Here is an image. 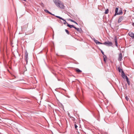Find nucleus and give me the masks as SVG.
<instances>
[{"instance_id": "nucleus-12", "label": "nucleus", "mask_w": 134, "mask_h": 134, "mask_svg": "<svg viewBox=\"0 0 134 134\" xmlns=\"http://www.w3.org/2000/svg\"><path fill=\"white\" fill-rule=\"evenodd\" d=\"M119 8H116L115 10V14L114 15V16H115L116 15H118V10Z\"/></svg>"}, {"instance_id": "nucleus-20", "label": "nucleus", "mask_w": 134, "mask_h": 134, "mask_svg": "<svg viewBox=\"0 0 134 134\" xmlns=\"http://www.w3.org/2000/svg\"><path fill=\"white\" fill-rule=\"evenodd\" d=\"M75 29L77 31L80 32V29L79 28H76L75 27Z\"/></svg>"}, {"instance_id": "nucleus-28", "label": "nucleus", "mask_w": 134, "mask_h": 134, "mask_svg": "<svg viewBox=\"0 0 134 134\" xmlns=\"http://www.w3.org/2000/svg\"><path fill=\"white\" fill-rule=\"evenodd\" d=\"M41 5L43 7L44 6V4L43 3H41Z\"/></svg>"}, {"instance_id": "nucleus-14", "label": "nucleus", "mask_w": 134, "mask_h": 134, "mask_svg": "<svg viewBox=\"0 0 134 134\" xmlns=\"http://www.w3.org/2000/svg\"><path fill=\"white\" fill-rule=\"evenodd\" d=\"M94 42H95V43L97 44H102V43H101V42H99V41H98V40H94Z\"/></svg>"}, {"instance_id": "nucleus-25", "label": "nucleus", "mask_w": 134, "mask_h": 134, "mask_svg": "<svg viewBox=\"0 0 134 134\" xmlns=\"http://www.w3.org/2000/svg\"><path fill=\"white\" fill-rule=\"evenodd\" d=\"M125 99L127 100V101H128V99H129V98L127 97V96H126L125 97Z\"/></svg>"}, {"instance_id": "nucleus-18", "label": "nucleus", "mask_w": 134, "mask_h": 134, "mask_svg": "<svg viewBox=\"0 0 134 134\" xmlns=\"http://www.w3.org/2000/svg\"><path fill=\"white\" fill-rule=\"evenodd\" d=\"M70 20L72 22H73V23H75L77 25H78V23L76 22H75V21H74V20H72V19H70Z\"/></svg>"}, {"instance_id": "nucleus-2", "label": "nucleus", "mask_w": 134, "mask_h": 134, "mask_svg": "<svg viewBox=\"0 0 134 134\" xmlns=\"http://www.w3.org/2000/svg\"><path fill=\"white\" fill-rule=\"evenodd\" d=\"M102 44L108 46H112L113 45L112 43L111 42L109 41L105 42L103 43H102Z\"/></svg>"}, {"instance_id": "nucleus-31", "label": "nucleus", "mask_w": 134, "mask_h": 134, "mask_svg": "<svg viewBox=\"0 0 134 134\" xmlns=\"http://www.w3.org/2000/svg\"><path fill=\"white\" fill-rule=\"evenodd\" d=\"M96 40V39H95V38H94L93 39V40L94 41V40Z\"/></svg>"}, {"instance_id": "nucleus-24", "label": "nucleus", "mask_w": 134, "mask_h": 134, "mask_svg": "<svg viewBox=\"0 0 134 134\" xmlns=\"http://www.w3.org/2000/svg\"><path fill=\"white\" fill-rule=\"evenodd\" d=\"M44 11L46 13H48L49 12V11L45 9L44 10Z\"/></svg>"}, {"instance_id": "nucleus-8", "label": "nucleus", "mask_w": 134, "mask_h": 134, "mask_svg": "<svg viewBox=\"0 0 134 134\" xmlns=\"http://www.w3.org/2000/svg\"><path fill=\"white\" fill-rule=\"evenodd\" d=\"M124 17L122 16H121L119 19L118 20V22L119 23H120L123 20Z\"/></svg>"}, {"instance_id": "nucleus-33", "label": "nucleus", "mask_w": 134, "mask_h": 134, "mask_svg": "<svg viewBox=\"0 0 134 134\" xmlns=\"http://www.w3.org/2000/svg\"><path fill=\"white\" fill-rule=\"evenodd\" d=\"M51 15H53L55 16V15H54V14H51Z\"/></svg>"}, {"instance_id": "nucleus-11", "label": "nucleus", "mask_w": 134, "mask_h": 134, "mask_svg": "<svg viewBox=\"0 0 134 134\" xmlns=\"http://www.w3.org/2000/svg\"><path fill=\"white\" fill-rule=\"evenodd\" d=\"M114 41L116 46H117V39L116 37H115L114 38Z\"/></svg>"}, {"instance_id": "nucleus-17", "label": "nucleus", "mask_w": 134, "mask_h": 134, "mask_svg": "<svg viewBox=\"0 0 134 134\" xmlns=\"http://www.w3.org/2000/svg\"><path fill=\"white\" fill-rule=\"evenodd\" d=\"M107 59V56L105 55H103V59L105 62H106V59Z\"/></svg>"}, {"instance_id": "nucleus-19", "label": "nucleus", "mask_w": 134, "mask_h": 134, "mask_svg": "<svg viewBox=\"0 0 134 134\" xmlns=\"http://www.w3.org/2000/svg\"><path fill=\"white\" fill-rule=\"evenodd\" d=\"M56 17L60 19H61L62 20H63V18H62L60 17V16H55Z\"/></svg>"}, {"instance_id": "nucleus-26", "label": "nucleus", "mask_w": 134, "mask_h": 134, "mask_svg": "<svg viewBox=\"0 0 134 134\" xmlns=\"http://www.w3.org/2000/svg\"><path fill=\"white\" fill-rule=\"evenodd\" d=\"M100 50H101V53H102V54H103V55H105L104 54V52L103 51H102L101 49Z\"/></svg>"}, {"instance_id": "nucleus-9", "label": "nucleus", "mask_w": 134, "mask_h": 134, "mask_svg": "<svg viewBox=\"0 0 134 134\" xmlns=\"http://www.w3.org/2000/svg\"><path fill=\"white\" fill-rule=\"evenodd\" d=\"M128 35L131 37L132 38L134 37V34L133 32H129L128 34Z\"/></svg>"}, {"instance_id": "nucleus-23", "label": "nucleus", "mask_w": 134, "mask_h": 134, "mask_svg": "<svg viewBox=\"0 0 134 134\" xmlns=\"http://www.w3.org/2000/svg\"><path fill=\"white\" fill-rule=\"evenodd\" d=\"M109 12V10L108 9H107L105 10V14H107Z\"/></svg>"}, {"instance_id": "nucleus-27", "label": "nucleus", "mask_w": 134, "mask_h": 134, "mask_svg": "<svg viewBox=\"0 0 134 134\" xmlns=\"http://www.w3.org/2000/svg\"><path fill=\"white\" fill-rule=\"evenodd\" d=\"M77 127V126L76 124H75V127L76 129Z\"/></svg>"}, {"instance_id": "nucleus-10", "label": "nucleus", "mask_w": 134, "mask_h": 134, "mask_svg": "<svg viewBox=\"0 0 134 134\" xmlns=\"http://www.w3.org/2000/svg\"><path fill=\"white\" fill-rule=\"evenodd\" d=\"M125 77H126V81L127 83L128 84V85H130V81L129 80L128 78L126 76H125Z\"/></svg>"}, {"instance_id": "nucleus-13", "label": "nucleus", "mask_w": 134, "mask_h": 134, "mask_svg": "<svg viewBox=\"0 0 134 134\" xmlns=\"http://www.w3.org/2000/svg\"><path fill=\"white\" fill-rule=\"evenodd\" d=\"M67 26L69 27L70 28H72V27H73L75 29V27L73 25H70L69 24H68L67 25Z\"/></svg>"}, {"instance_id": "nucleus-5", "label": "nucleus", "mask_w": 134, "mask_h": 134, "mask_svg": "<svg viewBox=\"0 0 134 134\" xmlns=\"http://www.w3.org/2000/svg\"><path fill=\"white\" fill-rule=\"evenodd\" d=\"M54 2L55 4L57 6H58V5L59 4V3H60V1H59V0H54Z\"/></svg>"}, {"instance_id": "nucleus-29", "label": "nucleus", "mask_w": 134, "mask_h": 134, "mask_svg": "<svg viewBox=\"0 0 134 134\" xmlns=\"http://www.w3.org/2000/svg\"><path fill=\"white\" fill-rule=\"evenodd\" d=\"M48 13L50 14H52V13L49 12Z\"/></svg>"}, {"instance_id": "nucleus-4", "label": "nucleus", "mask_w": 134, "mask_h": 134, "mask_svg": "<svg viewBox=\"0 0 134 134\" xmlns=\"http://www.w3.org/2000/svg\"><path fill=\"white\" fill-rule=\"evenodd\" d=\"M59 4L58 5V7H59L60 8L62 9H64V7L63 3L60 1V3H59Z\"/></svg>"}, {"instance_id": "nucleus-6", "label": "nucleus", "mask_w": 134, "mask_h": 134, "mask_svg": "<svg viewBox=\"0 0 134 134\" xmlns=\"http://www.w3.org/2000/svg\"><path fill=\"white\" fill-rule=\"evenodd\" d=\"M54 2L55 4L57 6H58V5L59 4V3H60V1H59V0H54Z\"/></svg>"}, {"instance_id": "nucleus-16", "label": "nucleus", "mask_w": 134, "mask_h": 134, "mask_svg": "<svg viewBox=\"0 0 134 134\" xmlns=\"http://www.w3.org/2000/svg\"><path fill=\"white\" fill-rule=\"evenodd\" d=\"M118 15L121 14H122V12L121 9L119 10V12L118 13Z\"/></svg>"}, {"instance_id": "nucleus-3", "label": "nucleus", "mask_w": 134, "mask_h": 134, "mask_svg": "<svg viewBox=\"0 0 134 134\" xmlns=\"http://www.w3.org/2000/svg\"><path fill=\"white\" fill-rule=\"evenodd\" d=\"M118 70L119 72H121V76L123 78H124V76H125V73L122 70V69H121L120 67H119L118 68Z\"/></svg>"}, {"instance_id": "nucleus-1", "label": "nucleus", "mask_w": 134, "mask_h": 134, "mask_svg": "<svg viewBox=\"0 0 134 134\" xmlns=\"http://www.w3.org/2000/svg\"><path fill=\"white\" fill-rule=\"evenodd\" d=\"M28 55V53H27V51L26 50L25 51V60L26 62V64H27V63L28 60L29 59Z\"/></svg>"}, {"instance_id": "nucleus-30", "label": "nucleus", "mask_w": 134, "mask_h": 134, "mask_svg": "<svg viewBox=\"0 0 134 134\" xmlns=\"http://www.w3.org/2000/svg\"><path fill=\"white\" fill-rule=\"evenodd\" d=\"M132 25L133 26H134V23H133L132 24Z\"/></svg>"}, {"instance_id": "nucleus-15", "label": "nucleus", "mask_w": 134, "mask_h": 134, "mask_svg": "<svg viewBox=\"0 0 134 134\" xmlns=\"http://www.w3.org/2000/svg\"><path fill=\"white\" fill-rule=\"evenodd\" d=\"M75 70L76 72L78 73L81 72H82V71L78 68L76 69H75Z\"/></svg>"}, {"instance_id": "nucleus-22", "label": "nucleus", "mask_w": 134, "mask_h": 134, "mask_svg": "<svg viewBox=\"0 0 134 134\" xmlns=\"http://www.w3.org/2000/svg\"><path fill=\"white\" fill-rule=\"evenodd\" d=\"M65 32H66L67 33V34H68V35H69V31H68V30L67 29H65Z\"/></svg>"}, {"instance_id": "nucleus-7", "label": "nucleus", "mask_w": 134, "mask_h": 134, "mask_svg": "<svg viewBox=\"0 0 134 134\" xmlns=\"http://www.w3.org/2000/svg\"><path fill=\"white\" fill-rule=\"evenodd\" d=\"M122 58V56L121 53H120L119 54V57L118 58V60L120 61L121 60V59Z\"/></svg>"}, {"instance_id": "nucleus-21", "label": "nucleus", "mask_w": 134, "mask_h": 134, "mask_svg": "<svg viewBox=\"0 0 134 134\" xmlns=\"http://www.w3.org/2000/svg\"><path fill=\"white\" fill-rule=\"evenodd\" d=\"M63 20L64 21V24H68V23H67V22H66V20L65 19H63Z\"/></svg>"}, {"instance_id": "nucleus-32", "label": "nucleus", "mask_w": 134, "mask_h": 134, "mask_svg": "<svg viewBox=\"0 0 134 134\" xmlns=\"http://www.w3.org/2000/svg\"><path fill=\"white\" fill-rule=\"evenodd\" d=\"M124 11L125 12V13L126 12V10H124Z\"/></svg>"}]
</instances>
